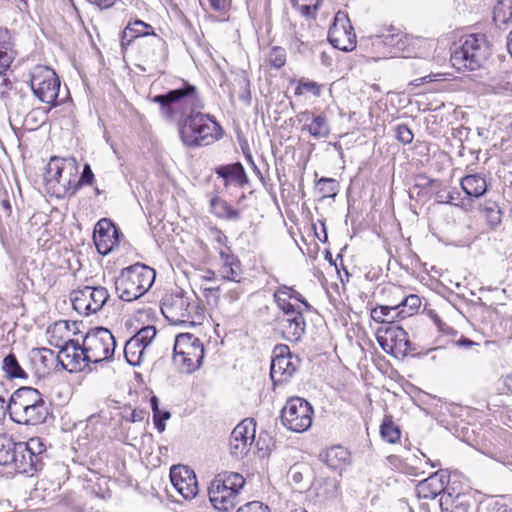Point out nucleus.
<instances>
[{
	"label": "nucleus",
	"instance_id": "obj_44",
	"mask_svg": "<svg viewBox=\"0 0 512 512\" xmlns=\"http://www.w3.org/2000/svg\"><path fill=\"white\" fill-rule=\"evenodd\" d=\"M294 8L306 17H314L320 0H291Z\"/></svg>",
	"mask_w": 512,
	"mask_h": 512
},
{
	"label": "nucleus",
	"instance_id": "obj_50",
	"mask_svg": "<svg viewBox=\"0 0 512 512\" xmlns=\"http://www.w3.org/2000/svg\"><path fill=\"white\" fill-rule=\"evenodd\" d=\"M396 139L404 145L412 143L414 134L406 124H399L395 127Z\"/></svg>",
	"mask_w": 512,
	"mask_h": 512
},
{
	"label": "nucleus",
	"instance_id": "obj_39",
	"mask_svg": "<svg viewBox=\"0 0 512 512\" xmlns=\"http://www.w3.org/2000/svg\"><path fill=\"white\" fill-rule=\"evenodd\" d=\"M381 437L388 443H396L401 436L400 429L390 417H385L380 426Z\"/></svg>",
	"mask_w": 512,
	"mask_h": 512
},
{
	"label": "nucleus",
	"instance_id": "obj_2",
	"mask_svg": "<svg viewBox=\"0 0 512 512\" xmlns=\"http://www.w3.org/2000/svg\"><path fill=\"white\" fill-rule=\"evenodd\" d=\"M179 136L188 148L207 146L222 138L224 131L215 117L200 110L178 121Z\"/></svg>",
	"mask_w": 512,
	"mask_h": 512
},
{
	"label": "nucleus",
	"instance_id": "obj_57",
	"mask_svg": "<svg viewBox=\"0 0 512 512\" xmlns=\"http://www.w3.org/2000/svg\"><path fill=\"white\" fill-rule=\"evenodd\" d=\"M276 304L281 310L280 315H291L299 311H304V309H302L300 306H296L292 304L290 301H285V299H280L279 303Z\"/></svg>",
	"mask_w": 512,
	"mask_h": 512
},
{
	"label": "nucleus",
	"instance_id": "obj_3",
	"mask_svg": "<svg viewBox=\"0 0 512 512\" xmlns=\"http://www.w3.org/2000/svg\"><path fill=\"white\" fill-rule=\"evenodd\" d=\"M78 173L79 166L75 158L52 157L44 175L47 191L57 198L75 195Z\"/></svg>",
	"mask_w": 512,
	"mask_h": 512
},
{
	"label": "nucleus",
	"instance_id": "obj_5",
	"mask_svg": "<svg viewBox=\"0 0 512 512\" xmlns=\"http://www.w3.org/2000/svg\"><path fill=\"white\" fill-rule=\"evenodd\" d=\"M490 55V45L485 35L470 34L460 39V45L451 53L450 61L457 70L479 69Z\"/></svg>",
	"mask_w": 512,
	"mask_h": 512
},
{
	"label": "nucleus",
	"instance_id": "obj_21",
	"mask_svg": "<svg viewBox=\"0 0 512 512\" xmlns=\"http://www.w3.org/2000/svg\"><path fill=\"white\" fill-rule=\"evenodd\" d=\"M450 476L444 469H439L426 479L420 481L416 486V494L422 499H435L445 493H450L447 486Z\"/></svg>",
	"mask_w": 512,
	"mask_h": 512
},
{
	"label": "nucleus",
	"instance_id": "obj_51",
	"mask_svg": "<svg viewBox=\"0 0 512 512\" xmlns=\"http://www.w3.org/2000/svg\"><path fill=\"white\" fill-rule=\"evenodd\" d=\"M421 305V299L418 295L410 294L403 298V300L396 304L395 306L406 307L408 309V313H416Z\"/></svg>",
	"mask_w": 512,
	"mask_h": 512
},
{
	"label": "nucleus",
	"instance_id": "obj_56",
	"mask_svg": "<svg viewBox=\"0 0 512 512\" xmlns=\"http://www.w3.org/2000/svg\"><path fill=\"white\" fill-rule=\"evenodd\" d=\"M201 5H208L212 10L216 12L226 11L231 3V0H199Z\"/></svg>",
	"mask_w": 512,
	"mask_h": 512
},
{
	"label": "nucleus",
	"instance_id": "obj_55",
	"mask_svg": "<svg viewBox=\"0 0 512 512\" xmlns=\"http://www.w3.org/2000/svg\"><path fill=\"white\" fill-rule=\"evenodd\" d=\"M308 470V467L303 464L293 465L288 472V476L295 484H300L304 478V472Z\"/></svg>",
	"mask_w": 512,
	"mask_h": 512
},
{
	"label": "nucleus",
	"instance_id": "obj_23",
	"mask_svg": "<svg viewBox=\"0 0 512 512\" xmlns=\"http://www.w3.org/2000/svg\"><path fill=\"white\" fill-rule=\"evenodd\" d=\"M40 397L42 394L37 389L28 386L20 387L10 396L5 410L8 411L10 419H13L26 408L32 407Z\"/></svg>",
	"mask_w": 512,
	"mask_h": 512
},
{
	"label": "nucleus",
	"instance_id": "obj_61",
	"mask_svg": "<svg viewBox=\"0 0 512 512\" xmlns=\"http://www.w3.org/2000/svg\"><path fill=\"white\" fill-rule=\"evenodd\" d=\"M40 361L45 366H49V360L54 356V351L49 348H39Z\"/></svg>",
	"mask_w": 512,
	"mask_h": 512
},
{
	"label": "nucleus",
	"instance_id": "obj_25",
	"mask_svg": "<svg viewBox=\"0 0 512 512\" xmlns=\"http://www.w3.org/2000/svg\"><path fill=\"white\" fill-rule=\"evenodd\" d=\"M15 460L12 466L20 473L29 474L36 471H40L44 467V463H41L39 459H36L28 450V446L24 445V442H18L17 450L14 451Z\"/></svg>",
	"mask_w": 512,
	"mask_h": 512
},
{
	"label": "nucleus",
	"instance_id": "obj_41",
	"mask_svg": "<svg viewBox=\"0 0 512 512\" xmlns=\"http://www.w3.org/2000/svg\"><path fill=\"white\" fill-rule=\"evenodd\" d=\"M399 309V306H378L371 310L370 316L371 318L379 323H388L389 325L393 324V320H391V317L393 316L394 312Z\"/></svg>",
	"mask_w": 512,
	"mask_h": 512
},
{
	"label": "nucleus",
	"instance_id": "obj_49",
	"mask_svg": "<svg viewBox=\"0 0 512 512\" xmlns=\"http://www.w3.org/2000/svg\"><path fill=\"white\" fill-rule=\"evenodd\" d=\"M481 512H512L506 504L491 498L481 504Z\"/></svg>",
	"mask_w": 512,
	"mask_h": 512
},
{
	"label": "nucleus",
	"instance_id": "obj_40",
	"mask_svg": "<svg viewBox=\"0 0 512 512\" xmlns=\"http://www.w3.org/2000/svg\"><path fill=\"white\" fill-rule=\"evenodd\" d=\"M323 85L308 78H300L297 81L295 88V95L301 96L305 93H311L314 97H320L322 93Z\"/></svg>",
	"mask_w": 512,
	"mask_h": 512
},
{
	"label": "nucleus",
	"instance_id": "obj_43",
	"mask_svg": "<svg viewBox=\"0 0 512 512\" xmlns=\"http://www.w3.org/2000/svg\"><path fill=\"white\" fill-rule=\"evenodd\" d=\"M482 211L485 214L486 220L491 227H495L500 224L502 213L496 202H485L482 206Z\"/></svg>",
	"mask_w": 512,
	"mask_h": 512
},
{
	"label": "nucleus",
	"instance_id": "obj_60",
	"mask_svg": "<svg viewBox=\"0 0 512 512\" xmlns=\"http://www.w3.org/2000/svg\"><path fill=\"white\" fill-rule=\"evenodd\" d=\"M291 299L298 301L304 306V310L311 311L312 306L308 303V301L293 287H291V291H289Z\"/></svg>",
	"mask_w": 512,
	"mask_h": 512
},
{
	"label": "nucleus",
	"instance_id": "obj_35",
	"mask_svg": "<svg viewBox=\"0 0 512 512\" xmlns=\"http://www.w3.org/2000/svg\"><path fill=\"white\" fill-rule=\"evenodd\" d=\"M349 459V452L342 446H333L327 449L324 455V462L332 469H338Z\"/></svg>",
	"mask_w": 512,
	"mask_h": 512
},
{
	"label": "nucleus",
	"instance_id": "obj_64",
	"mask_svg": "<svg viewBox=\"0 0 512 512\" xmlns=\"http://www.w3.org/2000/svg\"><path fill=\"white\" fill-rule=\"evenodd\" d=\"M145 415H146V412L144 410L134 409L131 412L130 417L127 418V420L131 421V422H139L144 419Z\"/></svg>",
	"mask_w": 512,
	"mask_h": 512
},
{
	"label": "nucleus",
	"instance_id": "obj_46",
	"mask_svg": "<svg viewBox=\"0 0 512 512\" xmlns=\"http://www.w3.org/2000/svg\"><path fill=\"white\" fill-rule=\"evenodd\" d=\"M24 445L28 446V450L34 458L39 459L41 463H44V458L46 457V446L40 438H30L27 442H24Z\"/></svg>",
	"mask_w": 512,
	"mask_h": 512
},
{
	"label": "nucleus",
	"instance_id": "obj_52",
	"mask_svg": "<svg viewBox=\"0 0 512 512\" xmlns=\"http://www.w3.org/2000/svg\"><path fill=\"white\" fill-rule=\"evenodd\" d=\"M171 417V413L167 410L158 409L153 413V422L155 428L161 433L165 430V421Z\"/></svg>",
	"mask_w": 512,
	"mask_h": 512
},
{
	"label": "nucleus",
	"instance_id": "obj_27",
	"mask_svg": "<svg viewBox=\"0 0 512 512\" xmlns=\"http://www.w3.org/2000/svg\"><path fill=\"white\" fill-rule=\"evenodd\" d=\"M143 46V54L152 63L163 62L166 60L168 52H167V44L158 35L154 32L144 40Z\"/></svg>",
	"mask_w": 512,
	"mask_h": 512
},
{
	"label": "nucleus",
	"instance_id": "obj_19",
	"mask_svg": "<svg viewBox=\"0 0 512 512\" xmlns=\"http://www.w3.org/2000/svg\"><path fill=\"white\" fill-rule=\"evenodd\" d=\"M61 367L69 372L81 371L89 362L84 359L83 343L70 339L64 343L56 356Z\"/></svg>",
	"mask_w": 512,
	"mask_h": 512
},
{
	"label": "nucleus",
	"instance_id": "obj_45",
	"mask_svg": "<svg viewBox=\"0 0 512 512\" xmlns=\"http://www.w3.org/2000/svg\"><path fill=\"white\" fill-rule=\"evenodd\" d=\"M337 182L332 178L322 177L318 180L316 188L322 197H334L337 194Z\"/></svg>",
	"mask_w": 512,
	"mask_h": 512
},
{
	"label": "nucleus",
	"instance_id": "obj_54",
	"mask_svg": "<svg viewBox=\"0 0 512 512\" xmlns=\"http://www.w3.org/2000/svg\"><path fill=\"white\" fill-rule=\"evenodd\" d=\"M94 180V174L92 172V169L89 164H85L83 171L81 173V176L76 181L77 191L83 186V185H90L92 184Z\"/></svg>",
	"mask_w": 512,
	"mask_h": 512
},
{
	"label": "nucleus",
	"instance_id": "obj_48",
	"mask_svg": "<svg viewBox=\"0 0 512 512\" xmlns=\"http://www.w3.org/2000/svg\"><path fill=\"white\" fill-rule=\"evenodd\" d=\"M157 334L156 328L154 326L148 325L141 328L134 336H132L135 341H138L140 345H143L145 348L149 346L152 340L155 338Z\"/></svg>",
	"mask_w": 512,
	"mask_h": 512
},
{
	"label": "nucleus",
	"instance_id": "obj_42",
	"mask_svg": "<svg viewBox=\"0 0 512 512\" xmlns=\"http://www.w3.org/2000/svg\"><path fill=\"white\" fill-rule=\"evenodd\" d=\"M11 108L15 109L17 114L25 115L32 108L31 97L21 91H16L11 99Z\"/></svg>",
	"mask_w": 512,
	"mask_h": 512
},
{
	"label": "nucleus",
	"instance_id": "obj_53",
	"mask_svg": "<svg viewBox=\"0 0 512 512\" xmlns=\"http://www.w3.org/2000/svg\"><path fill=\"white\" fill-rule=\"evenodd\" d=\"M237 512H271V510L260 501H251L239 507Z\"/></svg>",
	"mask_w": 512,
	"mask_h": 512
},
{
	"label": "nucleus",
	"instance_id": "obj_34",
	"mask_svg": "<svg viewBox=\"0 0 512 512\" xmlns=\"http://www.w3.org/2000/svg\"><path fill=\"white\" fill-rule=\"evenodd\" d=\"M18 442H15L12 437L2 434L0 435V465L12 466L15 460L14 451L17 450Z\"/></svg>",
	"mask_w": 512,
	"mask_h": 512
},
{
	"label": "nucleus",
	"instance_id": "obj_62",
	"mask_svg": "<svg viewBox=\"0 0 512 512\" xmlns=\"http://www.w3.org/2000/svg\"><path fill=\"white\" fill-rule=\"evenodd\" d=\"M412 315H414V313H408V309L406 307H401L394 312L391 320L394 322L396 319H405Z\"/></svg>",
	"mask_w": 512,
	"mask_h": 512
},
{
	"label": "nucleus",
	"instance_id": "obj_1",
	"mask_svg": "<svg viewBox=\"0 0 512 512\" xmlns=\"http://www.w3.org/2000/svg\"><path fill=\"white\" fill-rule=\"evenodd\" d=\"M152 101L159 104L162 116L170 121H179L204 107L198 88L185 80L179 87L155 95Z\"/></svg>",
	"mask_w": 512,
	"mask_h": 512
},
{
	"label": "nucleus",
	"instance_id": "obj_29",
	"mask_svg": "<svg viewBox=\"0 0 512 512\" xmlns=\"http://www.w3.org/2000/svg\"><path fill=\"white\" fill-rule=\"evenodd\" d=\"M301 120L309 121L311 124H305L302 127V131H308V133L314 138H325L330 133V128L327 119L324 115H313L309 111H304L300 114Z\"/></svg>",
	"mask_w": 512,
	"mask_h": 512
},
{
	"label": "nucleus",
	"instance_id": "obj_31",
	"mask_svg": "<svg viewBox=\"0 0 512 512\" xmlns=\"http://www.w3.org/2000/svg\"><path fill=\"white\" fill-rule=\"evenodd\" d=\"M460 184L465 194L470 197L479 198L487 192V182L481 174L466 175Z\"/></svg>",
	"mask_w": 512,
	"mask_h": 512
},
{
	"label": "nucleus",
	"instance_id": "obj_4",
	"mask_svg": "<svg viewBox=\"0 0 512 512\" xmlns=\"http://www.w3.org/2000/svg\"><path fill=\"white\" fill-rule=\"evenodd\" d=\"M155 277L156 272L153 268L136 263L122 269L115 279V290L121 300L131 302L143 296L152 287Z\"/></svg>",
	"mask_w": 512,
	"mask_h": 512
},
{
	"label": "nucleus",
	"instance_id": "obj_16",
	"mask_svg": "<svg viewBox=\"0 0 512 512\" xmlns=\"http://www.w3.org/2000/svg\"><path fill=\"white\" fill-rule=\"evenodd\" d=\"M296 367L287 345H277L273 350L270 367V377L274 384L287 382L295 372Z\"/></svg>",
	"mask_w": 512,
	"mask_h": 512
},
{
	"label": "nucleus",
	"instance_id": "obj_33",
	"mask_svg": "<svg viewBox=\"0 0 512 512\" xmlns=\"http://www.w3.org/2000/svg\"><path fill=\"white\" fill-rule=\"evenodd\" d=\"M210 206L212 213L218 218L225 220H239L241 218L239 210L234 209L227 201L219 197L212 198Z\"/></svg>",
	"mask_w": 512,
	"mask_h": 512
},
{
	"label": "nucleus",
	"instance_id": "obj_24",
	"mask_svg": "<svg viewBox=\"0 0 512 512\" xmlns=\"http://www.w3.org/2000/svg\"><path fill=\"white\" fill-rule=\"evenodd\" d=\"M32 404V407L26 408L22 413L11 419L13 422L21 425H38L44 423L50 415L49 405L40 397Z\"/></svg>",
	"mask_w": 512,
	"mask_h": 512
},
{
	"label": "nucleus",
	"instance_id": "obj_6",
	"mask_svg": "<svg viewBox=\"0 0 512 512\" xmlns=\"http://www.w3.org/2000/svg\"><path fill=\"white\" fill-rule=\"evenodd\" d=\"M245 479L236 472H222L213 479L208 495L211 504L219 511H229L236 505V498Z\"/></svg>",
	"mask_w": 512,
	"mask_h": 512
},
{
	"label": "nucleus",
	"instance_id": "obj_38",
	"mask_svg": "<svg viewBox=\"0 0 512 512\" xmlns=\"http://www.w3.org/2000/svg\"><path fill=\"white\" fill-rule=\"evenodd\" d=\"M3 370L6 372L8 378H25L27 377L25 371L18 363L16 356L13 353L8 354L3 359Z\"/></svg>",
	"mask_w": 512,
	"mask_h": 512
},
{
	"label": "nucleus",
	"instance_id": "obj_20",
	"mask_svg": "<svg viewBox=\"0 0 512 512\" xmlns=\"http://www.w3.org/2000/svg\"><path fill=\"white\" fill-rule=\"evenodd\" d=\"M120 232L110 219L103 218L95 226L93 240L97 251L102 255L109 254L119 244Z\"/></svg>",
	"mask_w": 512,
	"mask_h": 512
},
{
	"label": "nucleus",
	"instance_id": "obj_13",
	"mask_svg": "<svg viewBox=\"0 0 512 512\" xmlns=\"http://www.w3.org/2000/svg\"><path fill=\"white\" fill-rule=\"evenodd\" d=\"M109 299L108 290L102 286H86L80 290L72 300L75 310L85 315L97 313Z\"/></svg>",
	"mask_w": 512,
	"mask_h": 512
},
{
	"label": "nucleus",
	"instance_id": "obj_15",
	"mask_svg": "<svg viewBox=\"0 0 512 512\" xmlns=\"http://www.w3.org/2000/svg\"><path fill=\"white\" fill-rule=\"evenodd\" d=\"M377 341L386 352L395 350L405 354L412 351L408 333L398 325L392 324L378 329Z\"/></svg>",
	"mask_w": 512,
	"mask_h": 512
},
{
	"label": "nucleus",
	"instance_id": "obj_47",
	"mask_svg": "<svg viewBox=\"0 0 512 512\" xmlns=\"http://www.w3.org/2000/svg\"><path fill=\"white\" fill-rule=\"evenodd\" d=\"M270 65L276 69L282 68L286 63V50L280 46H274L268 54Z\"/></svg>",
	"mask_w": 512,
	"mask_h": 512
},
{
	"label": "nucleus",
	"instance_id": "obj_9",
	"mask_svg": "<svg viewBox=\"0 0 512 512\" xmlns=\"http://www.w3.org/2000/svg\"><path fill=\"white\" fill-rule=\"evenodd\" d=\"M314 410L304 398H289L281 410V423L285 428L296 433L307 431L313 421Z\"/></svg>",
	"mask_w": 512,
	"mask_h": 512
},
{
	"label": "nucleus",
	"instance_id": "obj_28",
	"mask_svg": "<svg viewBox=\"0 0 512 512\" xmlns=\"http://www.w3.org/2000/svg\"><path fill=\"white\" fill-rule=\"evenodd\" d=\"M215 173L225 180L226 185L229 181H232L238 186L244 187L250 182L245 169L240 162L221 165L215 169Z\"/></svg>",
	"mask_w": 512,
	"mask_h": 512
},
{
	"label": "nucleus",
	"instance_id": "obj_58",
	"mask_svg": "<svg viewBox=\"0 0 512 512\" xmlns=\"http://www.w3.org/2000/svg\"><path fill=\"white\" fill-rule=\"evenodd\" d=\"M289 291H291L290 286H287V285L279 286L273 295L275 302L279 303L280 299H285V301H290L291 296H290Z\"/></svg>",
	"mask_w": 512,
	"mask_h": 512
},
{
	"label": "nucleus",
	"instance_id": "obj_26",
	"mask_svg": "<svg viewBox=\"0 0 512 512\" xmlns=\"http://www.w3.org/2000/svg\"><path fill=\"white\" fill-rule=\"evenodd\" d=\"M219 256L221 260L220 273L222 278L238 284L242 274L240 260L230 252L229 247L221 249Z\"/></svg>",
	"mask_w": 512,
	"mask_h": 512
},
{
	"label": "nucleus",
	"instance_id": "obj_37",
	"mask_svg": "<svg viewBox=\"0 0 512 512\" xmlns=\"http://www.w3.org/2000/svg\"><path fill=\"white\" fill-rule=\"evenodd\" d=\"M392 28L387 34H382L380 38L385 46L396 48L398 51H403L407 44V35L402 32L393 33Z\"/></svg>",
	"mask_w": 512,
	"mask_h": 512
},
{
	"label": "nucleus",
	"instance_id": "obj_14",
	"mask_svg": "<svg viewBox=\"0 0 512 512\" xmlns=\"http://www.w3.org/2000/svg\"><path fill=\"white\" fill-rule=\"evenodd\" d=\"M256 422L252 418L241 421L231 432L229 447L230 453L235 458L246 455L254 442Z\"/></svg>",
	"mask_w": 512,
	"mask_h": 512
},
{
	"label": "nucleus",
	"instance_id": "obj_11",
	"mask_svg": "<svg viewBox=\"0 0 512 512\" xmlns=\"http://www.w3.org/2000/svg\"><path fill=\"white\" fill-rule=\"evenodd\" d=\"M161 312L172 323H186L192 318L195 306L182 292L167 294L161 301Z\"/></svg>",
	"mask_w": 512,
	"mask_h": 512
},
{
	"label": "nucleus",
	"instance_id": "obj_18",
	"mask_svg": "<svg viewBox=\"0 0 512 512\" xmlns=\"http://www.w3.org/2000/svg\"><path fill=\"white\" fill-rule=\"evenodd\" d=\"M170 480L174 488L184 499H193L198 494L196 475L187 466H172L170 469Z\"/></svg>",
	"mask_w": 512,
	"mask_h": 512
},
{
	"label": "nucleus",
	"instance_id": "obj_7",
	"mask_svg": "<svg viewBox=\"0 0 512 512\" xmlns=\"http://www.w3.org/2000/svg\"><path fill=\"white\" fill-rule=\"evenodd\" d=\"M173 360L185 373L196 371L204 358V347L199 338L191 333L177 335L173 349Z\"/></svg>",
	"mask_w": 512,
	"mask_h": 512
},
{
	"label": "nucleus",
	"instance_id": "obj_30",
	"mask_svg": "<svg viewBox=\"0 0 512 512\" xmlns=\"http://www.w3.org/2000/svg\"><path fill=\"white\" fill-rule=\"evenodd\" d=\"M16 55L11 32L7 28H0V72L7 71Z\"/></svg>",
	"mask_w": 512,
	"mask_h": 512
},
{
	"label": "nucleus",
	"instance_id": "obj_36",
	"mask_svg": "<svg viewBox=\"0 0 512 512\" xmlns=\"http://www.w3.org/2000/svg\"><path fill=\"white\" fill-rule=\"evenodd\" d=\"M145 349L143 345H140L138 341L131 337L124 347V356L127 362L132 366L139 365L143 359Z\"/></svg>",
	"mask_w": 512,
	"mask_h": 512
},
{
	"label": "nucleus",
	"instance_id": "obj_10",
	"mask_svg": "<svg viewBox=\"0 0 512 512\" xmlns=\"http://www.w3.org/2000/svg\"><path fill=\"white\" fill-rule=\"evenodd\" d=\"M30 88L43 103L57 106L60 80L53 69L37 65L31 71Z\"/></svg>",
	"mask_w": 512,
	"mask_h": 512
},
{
	"label": "nucleus",
	"instance_id": "obj_22",
	"mask_svg": "<svg viewBox=\"0 0 512 512\" xmlns=\"http://www.w3.org/2000/svg\"><path fill=\"white\" fill-rule=\"evenodd\" d=\"M442 512H481L475 497L470 493H445L439 499Z\"/></svg>",
	"mask_w": 512,
	"mask_h": 512
},
{
	"label": "nucleus",
	"instance_id": "obj_32",
	"mask_svg": "<svg viewBox=\"0 0 512 512\" xmlns=\"http://www.w3.org/2000/svg\"><path fill=\"white\" fill-rule=\"evenodd\" d=\"M153 33L152 27L142 20L130 22L122 32V46L130 45L133 40L141 37H149Z\"/></svg>",
	"mask_w": 512,
	"mask_h": 512
},
{
	"label": "nucleus",
	"instance_id": "obj_8",
	"mask_svg": "<svg viewBox=\"0 0 512 512\" xmlns=\"http://www.w3.org/2000/svg\"><path fill=\"white\" fill-rule=\"evenodd\" d=\"M116 348L113 334L104 327L88 331L83 339V352L86 362L99 363L112 359Z\"/></svg>",
	"mask_w": 512,
	"mask_h": 512
},
{
	"label": "nucleus",
	"instance_id": "obj_63",
	"mask_svg": "<svg viewBox=\"0 0 512 512\" xmlns=\"http://www.w3.org/2000/svg\"><path fill=\"white\" fill-rule=\"evenodd\" d=\"M242 290L240 289L239 286H236L234 288H231L227 291L226 293V297L231 301V302H234V301H237L240 297V295L242 294Z\"/></svg>",
	"mask_w": 512,
	"mask_h": 512
},
{
	"label": "nucleus",
	"instance_id": "obj_17",
	"mask_svg": "<svg viewBox=\"0 0 512 512\" xmlns=\"http://www.w3.org/2000/svg\"><path fill=\"white\" fill-rule=\"evenodd\" d=\"M274 323L275 329L281 334L282 338L289 342H298L305 333L306 322L303 311L291 315H277Z\"/></svg>",
	"mask_w": 512,
	"mask_h": 512
},
{
	"label": "nucleus",
	"instance_id": "obj_12",
	"mask_svg": "<svg viewBox=\"0 0 512 512\" xmlns=\"http://www.w3.org/2000/svg\"><path fill=\"white\" fill-rule=\"evenodd\" d=\"M328 40L331 45L342 51H352L356 46V35L349 20L348 14L338 11L328 31Z\"/></svg>",
	"mask_w": 512,
	"mask_h": 512
},
{
	"label": "nucleus",
	"instance_id": "obj_59",
	"mask_svg": "<svg viewBox=\"0 0 512 512\" xmlns=\"http://www.w3.org/2000/svg\"><path fill=\"white\" fill-rule=\"evenodd\" d=\"M12 89V82L6 77L5 72H0V97H4Z\"/></svg>",
	"mask_w": 512,
	"mask_h": 512
}]
</instances>
